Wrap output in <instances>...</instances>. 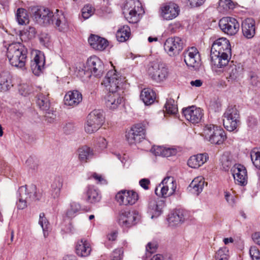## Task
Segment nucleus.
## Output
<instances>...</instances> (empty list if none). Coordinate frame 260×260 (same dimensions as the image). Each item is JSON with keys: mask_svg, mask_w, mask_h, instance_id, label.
<instances>
[{"mask_svg": "<svg viewBox=\"0 0 260 260\" xmlns=\"http://www.w3.org/2000/svg\"><path fill=\"white\" fill-rule=\"evenodd\" d=\"M232 50L230 41L225 38L216 40L212 44L210 57L213 70L219 75L220 71L217 69L225 67L231 59Z\"/></svg>", "mask_w": 260, "mask_h": 260, "instance_id": "f257e3e1", "label": "nucleus"}, {"mask_svg": "<svg viewBox=\"0 0 260 260\" xmlns=\"http://www.w3.org/2000/svg\"><path fill=\"white\" fill-rule=\"evenodd\" d=\"M27 54L26 48L20 43H12L7 48V56L10 63L17 68L25 69Z\"/></svg>", "mask_w": 260, "mask_h": 260, "instance_id": "f03ea898", "label": "nucleus"}, {"mask_svg": "<svg viewBox=\"0 0 260 260\" xmlns=\"http://www.w3.org/2000/svg\"><path fill=\"white\" fill-rule=\"evenodd\" d=\"M19 201L17 207L19 209H24L27 204L39 200L40 195L37 193V187L34 185L22 186L18 189Z\"/></svg>", "mask_w": 260, "mask_h": 260, "instance_id": "7ed1b4c3", "label": "nucleus"}, {"mask_svg": "<svg viewBox=\"0 0 260 260\" xmlns=\"http://www.w3.org/2000/svg\"><path fill=\"white\" fill-rule=\"evenodd\" d=\"M202 136L206 140L213 144L220 145L226 139L223 129L212 124H206L204 126Z\"/></svg>", "mask_w": 260, "mask_h": 260, "instance_id": "20e7f679", "label": "nucleus"}, {"mask_svg": "<svg viewBox=\"0 0 260 260\" xmlns=\"http://www.w3.org/2000/svg\"><path fill=\"white\" fill-rule=\"evenodd\" d=\"M144 13L141 4L137 0H129L126 2L123 11L125 19L132 23L138 22L140 15Z\"/></svg>", "mask_w": 260, "mask_h": 260, "instance_id": "39448f33", "label": "nucleus"}, {"mask_svg": "<svg viewBox=\"0 0 260 260\" xmlns=\"http://www.w3.org/2000/svg\"><path fill=\"white\" fill-rule=\"evenodd\" d=\"M124 79L118 74L115 70L109 71L106 74L102 84L106 87L109 92L123 93V84Z\"/></svg>", "mask_w": 260, "mask_h": 260, "instance_id": "423d86ee", "label": "nucleus"}, {"mask_svg": "<svg viewBox=\"0 0 260 260\" xmlns=\"http://www.w3.org/2000/svg\"><path fill=\"white\" fill-rule=\"evenodd\" d=\"M239 114L235 106H229L223 115V124L228 131H234L239 122Z\"/></svg>", "mask_w": 260, "mask_h": 260, "instance_id": "0eeeda50", "label": "nucleus"}, {"mask_svg": "<svg viewBox=\"0 0 260 260\" xmlns=\"http://www.w3.org/2000/svg\"><path fill=\"white\" fill-rule=\"evenodd\" d=\"M148 74L154 81L160 82L166 80L169 74V70L162 63L153 62L148 66Z\"/></svg>", "mask_w": 260, "mask_h": 260, "instance_id": "6e6552de", "label": "nucleus"}, {"mask_svg": "<svg viewBox=\"0 0 260 260\" xmlns=\"http://www.w3.org/2000/svg\"><path fill=\"white\" fill-rule=\"evenodd\" d=\"M177 187L176 181L173 177L165 178L155 189V194L160 197L167 198L173 195Z\"/></svg>", "mask_w": 260, "mask_h": 260, "instance_id": "1a4fd4ad", "label": "nucleus"}, {"mask_svg": "<svg viewBox=\"0 0 260 260\" xmlns=\"http://www.w3.org/2000/svg\"><path fill=\"white\" fill-rule=\"evenodd\" d=\"M140 217L137 211L122 210L119 214L118 222L123 228H129L139 221Z\"/></svg>", "mask_w": 260, "mask_h": 260, "instance_id": "9d476101", "label": "nucleus"}, {"mask_svg": "<svg viewBox=\"0 0 260 260\" xmlns=\"http://www.w3.org/2000/svg\"><path fill=\"white\" fill-rule=\"evenodd\" d=\"M219 26L223 32L230 36L236 34L240 27L237 20L231 17H225L221 18L219 20Z\"/></svg>", "mask_w": 260, "mask_h": 260, "instance_id": "9b49d317", "label": "nucleus"}, {"mask_svg": "<svg viewBox=\"0 0 260 260\" xmlns=\"http://www.w3.org/2000/svg\"><path fill=\"white\" fill-rule=\"evenodd\" d=\"M138 194L133 190H122L117 193L115 200L120 205H133L138 200Z\"/></svg>", "mask_w": 260, "mask_h": 260, "instance_id": "f8f14e48", "label": "nucleus"}, {"mask_svg": "<svg viewBox=\"0 0 260 260\" xmlns=\"http://www.w3.org/2000/svg\"><path fill=\"white\" fill-rule=\"evenodd\" d=\"M184 60L188 67L195 70L199 69L201 64L200 55L196 47H191L184 52Z\"/></svg>", "mask_w": 260, "mask_h": 260, "instance_id": "ddd939ff", "label": "nucleus"}, {"mask_svg": "<svg viewBox=\"0 0 260 260\" xmlns=\"http://www.w3.org/2000/svg\"><path fill=\"white\" fill-rule=\"evenodd\" d=\"M87 70L95 77H101L104 72V65L102 61L96 56H92L88 58L86 62Z\"/></svg>", "mask_w": 260, "mask_h": 260, "instance_id": "4468645a", "label": "nucleus"}, {"mask_svg": "<svg viewBox=\"0 0 260 260\" xmlns=\"http://www.w3.org/2000/svg\"><path fill=\"white\" fill-rule=\"evenodd\" d=\"M183 41L179 37L169 38L165 42L164 49L170 56H174L183 49Z\"/></svg>", "mask_w": 260, "mask_h": 260, "instance_id": "2eb2a0df", "label": "nucleus"}, {"mask_svg": "<svg viewBox=\"0 0 260 260\" xmlns=\"http://www.w3.org/2000/svg\"><path fill=\"white\" fill-rule=\"evenodd\" d=\"M145 129L143 127L137 124L133 126L125 135L126 140L131 144H135L140 142L144 138Z\"/></svg>", "mask_w": 260, "mask_h": 260, "instance_id": "dca6fc26", "label": "nucleus"}, {"mask_svg": "<svg viewBox=\"0 0 260 260\" xmlns=\"http://www.w3.org/2000/svg\"><path fill=\"white\" fill-rule=\"evenodd\" d=\"M105 99L106 107L110 110H115L122 104L124 101L123 93L120 91L119 92H108Z\"/></svg>", "mask_w": 260, "mask_h": 260, "instance_id": "f3484780", "label": "nucleus"}, {"mask_svg": "<svg viewBox=\"0 0 260 260\" xmlns=\"http://www.w3.org/2000/svg\"><path fill=\"white\" fill-rule=\"evenodd\" d=\"M179 6L174 3L165 4L160 8V15L166 20L175 18L179 15Z\"/></svg>", "mask_w": 260, "mask_h": 260, "instance_id": "a211bd4d", "label": "nucleus"}, {"mask_svg": "<svg viewBox=\"0 0 260 260\" xmlns=\"http://www.w3.org/2000/svg\"><path fill=\"white\" fill-rule=\"evenodd\" d=\"M231 172L236 184L241 186L247 184V171L243 166L240 164L235 165L231 169Z\"/></svg>", "mask_w": 260, "mask_h": 260, "instance_id": "6ab92c4d", "label": "nucleus"}, {"mask_svg": "<svg viewBox=\"0 0 260 260\" xmlns=\"http://www.w3.org/2000/svg\"><path fill=\"white\" fill-rule=\"evenodd\" d=\"M183 114L185 119L193 124L199 123L203 116V110L193 106L183 109Z\"/></svg>", "mask_w": 260, "mask_h": 260, "instance_id": "aec40b11", "label": "nucleus"}, {"mask_svg": "<svg viewBox=\"0 0 260 260\" xmlns=\"http://www.w3.org/2000/svg\"><path fill=\"white\" fill-rule=\"evenodd\" d=\"M242 31L243 36L247 39L252 38L255 34V22L251 18L245 19L242 23Z\"/></svg>", "mask_w": 260, "mask_h": 260, "instance_id": "412c9836", "label": "nucleus"}, {"mask_svg": "<svg viewBox=\"0 0 260 260\" xmlns=\"http://www.w3.org/2000/svg\"><path fill=\"white\" fill-rule=\"evenodd\" d=\"M45 65V58L43 55L37 53L31 61L30 68L34 75L39 76L43 72Z\"/></svg>", "mask_w": 260, "mask_h": 260, "instance_id": "4be33fe9", "label": "nucleus"}, {"mask_svg": "<svg viewBox=\"0 0 260 260\" xmlns=\"http://www.w3.org/2000/svg\"><path fill=\"white\" fill-rule=\"evenodd\" d=\"M82 100V95L78 91H69L64 97V103L66 105L74 107L77 106Z\"/></svg>", "mask_w": 260, "mask_h": 260, "instance_id": "5701e85b", "label": "nucleus"}, {"mask_svg": "<svg viewBox=\"0 0 260 260\" xmlns=\"http://www.w3.org/2000/svg\"><path fill=\"white\" fill-rule=\"evenodd\" d=\"M54 16L53 13L47 8H40L35 13V18L44 25L48 24L53 21L52 17Z\"/></svg>", "mask_w": 260, "mask_h": 260, "instance_id": "b1692460", "label": "nucleus"}, {"mask_svg": "<svg viewBox=\"0 0 260 260\" xmlns=\"http://www.w3.org/2000/svg\"><path fill=\"white\" fill-rule=\"evenodd\" d=\"M242 70L240 63L235 64L233 62H231L226 70V79L229 82L235 81Z\"/></svg>", "mask_w": 260, "mask_h": 260, "instance_id": "393cba45", "label": "nucleus"}, {"mask_svg": "<svg viewBox=\"0 0 260 260\" xmlns=\"http://www.w3.org/2000/svg\"><path fill=\"white\" fill-rule=\"evenodd\" d=\"M85 194L87 202L91 204L99 202L102 198L99 191L93 185H87L85 189Z\"/></svg>", "mask_w": 260, "mask_h": 260, "instance_id": "a878e982", "label": "nucleus"}, {"mask_svg": "<svg viewBox=\"0 0 260 260\" xmlns=\"http://www.w3.org/2000/svg\"><path fill=\"white\" fill-rule=\"evenodd\" d=\"M91 251L90 243L85 239H81L77 242L76 246V252L81 257L88 256Z\"/></svg>", "mask_w": 260, "mask_h": 260, "instance_id": "bb28decb", "label": "nucleus"}, {"mask_svg": "<svg viewBox=\"0 0 260 260\" xmlns=\"http://www.w3.org/2000/svg\"><path fill=\"white\" fill-rule=\"evenodd\" d=\"M88 43L95 50L102 51L108 46V41L104 38L95 35H91L88 38Z\"/></svg>", "mask_w": 260, "mask_h": 260, "instance_id": "cd10ccee", "label": "nucleus"}, {"mask_svg": "<svg viewBox=\"0 0 260 260\" xmlns=\"http://www.w3.org/2000/svg\"><path fill=\"white\" fill-rule=\"evenodd\" d=\"M208 159V154L201 153L191 156L188 160L187 164L191 168H198L206 162Z\"/></svg>", "mask_w": 260, "mask_h": 260, "instance_id": "c85d7f7f", "label": "nucleus"}, {"mask_svg": "<svg viewBox=\"0 0 260 260\" xmlns=\"http://www.w3.org/2000/svg\"><path fill=\"white\" fill-rule=\"evenodd\" d=\"M151 150L155 155L162 157H169L175 155L177 153L176 149L160 146H154Z\"/></svg>", "mask_w": 260, "mask_h": 260, "instance_id": "c756f323", "label": "nucleus"}, {"mask_svg": "<svg viewBox=\"0 0 260 260\" xmlns=\"http://www.w3.org/2000/svg\"><path fill=\"white\" fill-rule=\"evenodd\" d=\"M87 119L101 127L105 120L103 111L94 110L88 114Z\"/></svg>", "mask_w": 260, "mask_h": 260, "instance_id": "7c9ffc66", "label": "nucleus"}, {"mask_svg": "<svg viewBox=\"0 0 260 260\" xmlns=\"http://www.w3.org/2000/svg\"><path fill=\"white\" fill-rule=\"evenodd\" d=\"M56 11V13L54 16L56 26L60 31H66L68 29L69 25L64 14L58 9Z\"/></svg>", "mask_w": 260, "mask_h": 260, "instance_id": "2f4dec72", "label": "nucleus"}, {"mask_svg": "<svg viewBox=\"0 0 260 260\" xmlns=\"http://www.w3.org/2000/svg\"><path fill=\"white\" fill-rule=\"evenodd\" d=\"M78 153L79 160L83 162H87L94 154L93 150L86 145L80 147L78 150Z\"/></svg>", "mask_w": 260, "mask_h": 260, "instance_id": "473e14b6", "label": "nucleus"}, {"mask_svg": "<svg viewBox=\"0 0 260 260\" xmlns=\"http://www.w3.org/2000/svg\"><path fill=\"white\" fill-rule=\"evenodd\" d=\"M164 204L161 202H157L155 200L149 202L148 208L149 212L152 214L151 218L157 217L161 214Z\"/></svg>", "mask_w": 260, "mask_h": 260, "instance_id": "72a5a7b5", "label": "nucleus"}, {"mask_svg": "<svg viewBox=\"0 0 260 260\" xmlns=\"http://www.w3.org/2000/svg\"><path fill=\"white\" fill-rule=\"evenodd\" d=\"M49 93L47 92L43 91L38 94L37 103L40 108L45 111L49 110L50 109V102L48 99Z\"/></svg>", "mask_w": 260, "mask_h": 260, "instance_id": "f704fd0d", "label": "nucleus"}, {"mask_svg": "<svg viewBox=\"0 0 260 260\" xmlns=\"http://www.w3.org/2000/svg\"><path fill=\"white\" fill-rule=\"evenodd\" d=\"M184 220L183 212L180 210L171 213L168 218L169 223L171 226L177 225L183 222Z\"/></svg>", "mask_w": 260, "mask_h": 260, "instance_id": "c9c22d12", "label": "nucleus"}, {"mask_svg": "<svg viewBox=\"0 0 260 260\" xmlns=\"http://www.w3.org/2000/svg\"><path fill=\"white\" fill-rule=\"evenodd\" d=\"M141 99L146 105H151L155 100L154 92L150 88H144L140 95Z\"/></svg>", "mask_w": 260, "mask_h": 260, "instance_id": "e433bc0d", "label": "nucleus"}, {"mask_svg": "<svg viewBox=\"0 0 260 260\" xmlns=\"http://www.w3.org/2000/svg\"><path fill=\"white\" fill-rule=\"evenodd\" d=\"M130 35V27L127 25H124L118 28L116 37L118 41L124 42L129 39Z\"/></svg>", "mask_w": 260, "mask_h": 260, "instance_id": "4c0bfd02", "label": "nucleus"}, {"mask_svg": "<svg viewBox=\"0 0 260 260\" xmlns=\"http://www.w3.org/2000/svg\"><path fill=\"white\" fill-rule=\"evenodd\" d=\"M205 180L202 176L195 178L189 184V187L192 189V191L197 195L201 193L204 187Z\"/></svg>", "mask_w": 260, "mask_h": 260, "instance_id": "58836bf2", "label": "nucleus"}, {"mask_svg": "<svg viewBox=\"0 0 260 260\" xmlns=\"http://www.w3.org/2000/svg\"><path fill=\"white\" fill-rule=\"evenodd\" d=\"M12 86L10 75L8 72L0 74V91H6Z\"/></svg>", "mask_w": 260, "mask_h": 260, "instance_id": "ea45409f", "label": "nucleus"}, {"mask_svg": "<svg viewBox=\"0 0 260 260\" xmlns=\"http://www.w3.org/2000/svg\"><path fill=\"white\" fill-rule=\"evenodd\" d=\"M62 179L59 177L54 179L51 184V195L53 198H56L60 194V189L62 186Z\"/></svg>", "mask_w": 260, "mask_h": 260, "instance_id": "a19ab883", "label": "nucleus"}, {"mask_svg": "<svg viewBox=\"0 0 260 260\" xmlns=\"http://www.w3.org/2000/svg\"><path fill=\"white\" fill-rule=\"evenodd\" d=\"M77 69V76L83 81H87L91 76V73L86 68V64H80Z\"/></svg>", "mask_w": 260, "mask_h": 260, "instance_id": "79ce46f5", "label": "nucleus"}, {"mask_svg": "<svg viewBox=\"0 0 260 260\" xmlns=\"http://www.w3.org/2000/svg\"><path fill=\"white\" fill-rule=\"evenodd\" d=\"M18 23L20 25H26L29 23V16L26 10L19 8L16 14Z\"/></svg>", "mask_w": 260, "mask_h": 260, "instance_id": "37998d69", "label": "nucleus"}, {"mask_svg": "<svg viewBox=\"0 0 260 260\" xmlns=\"http://www.w3.org/2000/svg\"><path fill=\"white\" fill-rule=\"evenodd\" d=\"M220 163L222 169L228 171L232 165L231 157L228 152L224 153L220 158Z\"/></svg>", "mask_w": 260, "mask_h": 260, "instance_id": "c03bdc74", "label": "nucleus"}, {"mask_svg": "<svg viewBox=\"0 0 260 260\" xmlns=\"http://www.w3.org/2000/svg\"><path fill=\"white\" fill-rule=\"evenodd\" d=\"M81 207L80 205L76 202H72L70 204L68 209L66 215L69 218H73L76 216L77 213L80 211Z\"/></svg>", "mask_w": 260, "mask_h": 260, "instance_id": "a18cd8bd", "label": "nucleus"}, {"mask_svg": "<svg viewBox=\"0 0 260 260\" xmlns=\"http://www.w3.org/2000/svg\"><path fill=\"white\" fill-rule=\"evenodd\" d=\"M166 112L169 114H175L177 111V106L173 99L168 100L165 105Z\"/></svg>", "mask_w": 260, "mask_h": 260, "instance_id": "49530a36", "label": "nucleus"}, {"mask_svg": "<svg viewBox=\"0 0 260 260\" xmlns=\"http://www.w3.org/2000/svg\"><path fill=\"white\" fill-rule=\"evenodd\" d=\"M229 251L226 247L220 248L215 253V260H228Z\"/></svg>", "mask_w": 260, "mask_h": 260, "instance_id": "de8ad7c7", "label": "nucleus"}, {"mask_svg": "<svg viewBox=\"0 0 260 260\" xmlns=\"http://www.w3.org/2000/svg\"><path fill=\"white\" fill-rule=\"evenodd\" d=\"M39 223L41 226L44 235L46 237L48 235V231L49 229V222L45 216L44 213H41L39 216Z\"/></svg>", "mask_w": 260, "mask_h": 260, "instance_id": "09e8293b", "label": "nucleus"}, {"mask_svg": "<svg viewBox=\"0 0 260 260\" xmlns=\"http://www.w3.org/2000/svg\"><path fill=\"white\" fill-rule=\"evenodd\" d=\"M100 128V127L87 119V121L84 125V129L86 133L92 134L96 132Z\"/></svg>", "mask_w": 260, "mask_h": 260, "instance_id": "8fccbe9b", "label": "nucleus"}, {"mask_svg": "<svg viewBox=\"0 0 260 260\" xmlns=\"http://www.w3.org/2000/svg\"><path fill=\"white\" fill-rule=\"evenodd\" d=\"M250 156L254 166L260 170V152L253 150L251 152Z\"/></svg>", "mask_w": 260, "mask_h": 260, "instance_id": "3c124183", "label": "nucleus"}, {"mask_svg": "<svg viewBox=\"0 0 260 260\" xmlns=\"http://www.w3.org/2000/svg\"><path fill=\"white\" fill-rule=\"evenodd\" d=\"M94 12V9L90 5L85 6L82 10V14L85 19L89 18L92 16Z\"/></svg>", "mask_w": 260, "mask_h": 260, "instance_id": "603ef678", "label": "nucleus"}, {"mask_svg": "<svg viewBox=\"0 0 260 260\" xmlns=\"http://www.w3.org/2000/svg\"><path fill=\"white\" fill-rule=\"evenodd\" d=\"M249 254L252 260H260V251L256 246L250 247Z\"/></svg>", "mask_w": 260, "mask_h": 260, "instance_id": "864d4df0", "label": "nucleus"}, {"mask_svg": "<svg viewBox=\"0 0 260 260\" xmlns=\"http://www.w3.org/2000/svg\"><path fill=\"white\" fill-rule=\"evenodd\" d=\"M219 6L226 11L233 8V3L231 0H220Z\"/></svg>", "mask_w": 260, "mask_h": 260, "instance_id": "5fc2aeb1", "label": "nucleus"}, {"mask_svg": "<svg viewBox=\"0 0 260 260\" xmlns=\"http://www.w3.org/2000/svg\"><path fill=\"white\" fill-rule=\"evenodd\" d=\"M45 112L46 120L49 122H53V120L56 117V114H55V112L52 109L50 108L49 109V110H46Z\"/></svg>", "mask_w": 260, "mask_h": 260, "instance_id": "6e6d98bb", "label": "nucleus"}, {"mask_svg": "<svg viewBox=\"0 0 260 260\" xmlns=\"http://www.w3.org/2000/svg\"><path fill=\"white\" fill-rule=\"evenodd\" d=\"M19 92L23 96H26L30 92L29 86L27 84H21L19 87Z\"/></svg>", "mask_w": 260, "mask_h": 260, "instance_id": "4d7b16f0", "label": "nucleus"}, {"mask_svg": "<svg viewBox=\"0 0 260 260\" xmlns=\"http://www.w3.org/2000/svg\"><path fill=\"white\" fill-rule=\"evenodd\" d=\"M89 179L93 178L96 182L97 183L100 184H106V180L103 177V176L96 173H93L91 175V177L88 178Z\"/></svg>", "mask_w": 260, "mask_h": 260, "instance_id": "13d9d810", "label": "nucleus"}, {"mask_svg": "<svg viewBox=\"0 0 260 260\" xmlns=\"http://www.w3.org/2000/svg\"><path fill=\"white\" fill-rule=\"evenodd\" d=\"M157 247V244L155 242H149L146 245V250L148 253L151 254L155 251Z\"/></svg>", "mask_w": 260, "mask_h": 260, "instance_id": "bf43d9fd", "label": "nucleus"}, {"mask_svg": "<svg viewBox=\"0 0 260 260\" xmlns=\"http://www.w3.org/2000/svg\"><path fill=\"white\" fill-rule=\"evenodd\" d=\"M145 260H172V258L170 256H164L160 254H157L153 255L150 259H147Z\"/></svg>", "mask_w": 260, "mask_h": 260, "instance_id": "052dcab7", "label": "nucleus"}, {"mask_svg": "<svg viewBox=\"0 0 260 260\" xmlns=\"http://www.w3.org/2000/svg\"><path fill=\"white\" fill-rule=\"evenodd\" d=\"M97 144L101 149H103L107 147L108 143L104 138L99 137L97 139Z\"/></svg>", "mask_w": 260, "mask_h": 260, "instance_id": "680f3d73", "label": "nucleus"}, {"mask_svg": "<svg viewBox=\"0 0 260 260\" xmlns=\"http://www.w3.org/2000/svg\"><path fill=\"white\" fill-rule=\"evenodd\" d=\"M191 7H198L202 5L205 0H188Z\"/></svg>", "mask_w": 260, "mask_h": 260, "instance_id": "e2e57ef3", "label": "nucleus"}, {"mask_svg": "<svg viewBox=\"0 0 260 260\" xmlns=\"http://www.w3.org/2000/svg\"><path fill=\"white\" fill-rule=\"evenodd\" d=\"M139 184L144 189H148V185L150 184V181L148 179L144 178L140 180Z\"/></svg>", "mask_w": 260, "mask_h": 260, "instance_id": "0e129e2a", "label": "nucleus"}, {"mask_svg": "<svg viewBox=\"0 0 260 260\" xmlns=\"http://www.w3.org/2000/svg\"><path fill=\"white\" fill-rule=\"evenodd\" d=\"M121 249H115L113 252V260H120L121 259Z\"/></svg>", "mask_w": 260, "mask_h": 260, "instance_id": "69168bd1", "label": "nucleus"}, {"mask_svg": "<svg viewBox=\"0 0 260 260\" xmlns=\"http://www.w3.org/2000/svg\"><path fill=\"white\" fill-rule=\"evenodd\" d=\"M252 239L255 244L260 246V232H255L253 234Z\"/></svg>", "mask_w": 260, "mask_h": 260, "instance_id": "338daca9", "label": "nucleus"}, {"mask_svg": "<svg viewBox=\"0 0 260 260\" xmlns=\"http://www.w3.org/2000/svg\"><path fill=\"white\" fill-rule=\"evenodd\" d=\"M250 83L253 86H257L259 83L257 77L255 75H251L250 76Z\"/></svg>", "mask_w": 260, "mask_h": 260, "instance_id": "774afa93", "label": "nucleus"}]
</instances>
